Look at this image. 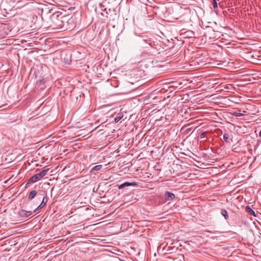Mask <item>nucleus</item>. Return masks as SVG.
<instances>
[{
    "label": "nucleus",
    "mask_w": 261,
    "mask_h": 261,
    "mask_svg": "<svg viewBox=\"0 0 261 261\" xmlns=\"http://www.w3.org/2000/svg\"><path fill=\"white\" fill-rule=\"evenodd\" d=\"M213 6L215 8H217V2L215 1V0H214V2L213 3Z\"/></svg>",
    "instance_id": "obj_14"
},
{
    "label": "nucleus",
    "mask_w": 261,
    "mask_h": 261,
    "mask_svg": "<svg viewBox=\"0 0 261 261\" xmlns=\"http://www.w3.org/2000/svg\"><path fill=\"white\" fill-rule=\"evenodd\" d=\"M232 115L236 117H240V116H243V114L241 113H237V112L233 113Z\"/></svg>",
    "instance_id": "obj_11"
},
{
    "label": "nucleus",
    "mask_w": 261,
    "mask_h": 261,
    "mask_svg": "<svg viewBox=\"0 0 261 261\" xmlns=\"http://www.w3.org/2000/svg\"><path fill=\"white\" fill-rule=\"evenodd\" d=\"M175 195L174 194L169 192H166L165 193V198L166 200H171L175 198Z\"/></svg>",
    "instance_id": "obj_4"
},
{
    "label": "nucleus",
    "mask_w": 261,
    "mask_h": 261,
    "mask_svg": "<svg viewBox=\"0 0 261 261\" xmlns=\"http://www.w3.org/2000/svg\"><path fill=\"white\" fill-rule=\"evenodd\" d=\"M137 185V184L136 182H125L124 184H121L120 186H119L118 188L119 189H122L126 186H135Z\"/></svg>",
    "instance_id": "obj_5"
},
{
    "label": "nucleus",
    "mask_w": 261,
    "mask_h": 261,
    "mask_svg": "<svg viewBox=\"0 0 261 261\" xmlns=\"http://www.w3.org/2000/svg\"><path fill=\"white\" fill-rule=\"evenodd\" d=\"M101 168H102V165H101L95 166V167H94L92 168V171H99L101 169Z\"/></svg>",
    "instance_id": "obj_10"
},
{
    "label": "nucleus",
    "mask_w": 261,
    "mask_h": 261,
    "mask_svg": "<svg viewBox=\"0 0 261 261\" xmlns=\"http://www.w3.org/2000/svg\"><path fill=\"white\" fill-rule=\"evenodd\" d=\"M18 214L21 217H28L32 214V212L21 210L19 211Z\"/></svg>",
    "instance_id": "obj_3"
},
{
    "label": "nucleus",
    "mask_w": 261,
    "mask_h": 261,
    "mask_svg": "<svg viewBox=\"0 0 261 261\" xmlns=\"http://www.w3.org/2000/svg\"><path fill=\"white\" fill-rule=\"evenodd\" d=\"M47 199L46 197H43V199H42V203H41V204H40L38 207H37V209H38V208H42L45 204L47 202Z\"/></svg>",
    "instance_id": "obj_6"
},
{
    "label": "nucleus",
    "mask_w": 261,
    "mask_h": 261,
    "mask_svg": "<svg viewBox=\"0 0 261 261\" xmlns=\"http://www.w3.org/2000/svg\"><path fill=\"white\" fill-rule=\"evenodd\" d=\"M246 211L251 215L255 216L254 211L249 206L246 207Z\"/></svg>",
    "instance_id": "obj_7"
},
{
    "label": "nucleus",
    "mask_w": 261,
    "mask_h": 261,
    "mask_svg": "<svg viewBox=\"0 0 261 261\" xmlns=\"http://www.w3.org/2000/svg\"><path fill=\"white\" fill-rule=\"evenodd\" d=\"M36 195V192L35 191H32L30 192L29 195V199L31 200Z\"/></svg>",
    "instance_id": "obj_9"
},
{
    "label": "nucleus",
    "mask_w": 261,
    "mask_h": 261,
    "mask_svg": "<svg viewBox=\"0 0 261 261\" xmlns=\"http://www.w3.org/2000/svg\"><path fill=\"white\" fill-rule=\"evenodd\" d=\"M49 168H44L42 171H41L40 173L36 174L34 175V176H32L28 181L27 184H30L31 182H35L37 181L40 180L42 177L44 176L47 172L49 170Z\"/></svg>",
    "instance_id": "obj_2"
},
{
    "label": "nucleus",
    "mask_w": 261,
    "mask_h": 261,
    "mask_svg": "<svg viewBox=\"0 0 261 261\" xmlns=\"http://www.w3.org/2000/svg\"><path fill=\"white\" fill-rule=\"evenodd\" d=\"M53 26L55 29L63 30L71 29L74 27V20L69 18L68 16H64L62 14L55 13L51 16Z\"/></svg>",
    "instance_id": "obj_1"
},
{
    "label": "nucleus",
    "mask_w": 261,
    "mask_h": 261,
    "mask_svg": "<svg viewBox=\"0 0 261 261\" xmlns=\"http://www.w3.org/2000/svg\"><path fill=\"white\" fill-rule=\"evenodd\" d=\"M221 213L222 216H223L225 219H227L228 218V215L227 214V212L226 210L223 209L221 210Z\"/></svg>",
    "instance_id": "obj_8"
},
{
    "label": "nucleus",
    "mask_w": 261,
    "mask_h": 261,
    "mask_svg": "<svg viewBox=\"0 0 261 261\" xmlns=\"http://www.w3.org/2000/svg\"><path fill=\"white\" fill-rule=\"evenodd\" d=\"M121 118H122L121 116L116 117L115 118V122L116 123L118 122L119 120H120L121 119Z\"/></svg>",
    "instance_id": "obj_12"
},
{
    "label": "nucleus",
    "mask_w": 261,
    "mask_h": 261,
    "mask_svg": "<svg viewBox=\"0 0 261 261\" xmlns=\"http://www.w3.org/2000/svg\"><path fill=\"white\" fill-rule=\"evenodd\" d=\"M223 139L225 141H227L228 139V136L226 134H224L223 135Z\"/></svg>",
    "instance_id": "obj_13"
}]
</instances>
